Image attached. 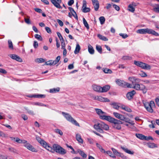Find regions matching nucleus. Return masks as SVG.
I'll use <instances>...</instances> for the list:
<instances>
[{
  "label": "nucleus",
  "instance_id": "obj_1",
  "mask_svg": "<svg viewBox=\"0 0 159 159\" xmlns=\"http://www.w3.org/2000/svg\"><path fill=\"white\" fill-rule=\"evenodd\" d=\"M107 121L113 124V127L116 129L120 130L121 129L120 124H123V122L120 120H118L111 116Z\"/></svg>",
  "mask_w": 159,
  "mask_h": 159
},
{
  "label": "nucleus",
  "instance_id": "obj_2",
  "mask_svg": "<svg viewBox=\"0 0 159 159\" xmlns=\"http://www.w3.org/2000/svg\"><path fill=\"white\" fill-rule=\"evenodd\" d=\"M137 33L142 34L147 33L148 34H152V35L155 36H158L159 35V34L158 33L152 29L148 28L138 30L137 31Z\"/></svg>",
  "mask_w": 159,
  "mask_h": 159
},
{
  "label": "nucleus",
  "instance_id": "obj_3",
  "mask_svg": "<svg viewBox=\"0 0 159 159\" xmlns=\"http://www.w3.org/2000/svg\"><path fill=\"white\" fill-rule=\"evenodd\" d=\"M36 139L37 141L47 150L52 152H53L52 147L49 146L47 143L45 142L43 140L41 139L39 136H36Z\"/></svg>",
  "mask_w": 159,
  "mask_h": 159
},
{
  "label": "nucleus",
  "instance_id": "obj_4",
  "mask_svg": "<svg viewBox=\"0 0 159 159\" xmlns=\"http://www.w3.org/2000/svg\"><path fill=\"white\" fill-rule=\"evenodd\" d=\"M53 152L55 151L56 152L61 154H65L66 152V150L57 144H53L52 145V148Z\"/></svg>",
  "mask_w": 159,
  "mask_h": 159
},
{
  "label": "nucleus",
  "instance_id": "obj_5",
  "mask_svg": "<svg viewBox=\"0 0 159 159\" xmlns=\"http://www.w3.org/2000/svg\"><path fill=\"white\" fill-rule=\"evenodd\" d=\"M144 106L148 112L152 113L153 112L152 108L155 107L154 102L151 101L150 102H145L143 103Z\"/></svg>",
  "mask_w": 159,
  "mask_h": 159
},
{
  "label": "nucleus",
  "instance_id": "obj_6",
  "mask_svg": "<svg viewBox=\"0 0 159 159\" xmlns=\"http://www.w3.org/2000/svg\"><path fill=\"white\" fill-rule=\"evenodd\" d=\"M62 113L68 121L71 122L76 126H79V124L69 114L66 113L64 112H62Z\"/></svg>",
  "mask_w": 159,
  "mask_h": 159
},
{
  "label": "nucleus",
  "instance_id": "obj_7",
  "mask_svg": "<svg viewBox=\"0 0 159 159\" xmlns=\"http://www.w3.org/2000/svg\"><path fill=\"white\" fill-rule=\"evenodd\" d=\"M95 110L99 116L100 118L102 120H107L109 119L110 116H106V112L103 111L101 109L96 108Z\"/></svg>",
  "mask_w": 159,
  "mask_h": 159
},
{
  "label": "nucleus",
  "instance_id": "obj_8",
  "mask_svg": "<svg viewBox=\"0 0 159 159\" xmlns=\"http://www.w3.org/2000/svg\"><path fill=\"white\" fill-rule=\"evenodd\" d=\"M134 64L136 66L144 69L150 70L151 69V66L150 65L142 62L134 61Z\"/></svg>",
  "mask_w": 159,
  "mask_h": 159
},
{
  "label": "nucleus",
  "instance_id": "obj_9",
  "mask_svg": "<svg viewBox=\"0 0 159 159\" xmlns=\"http://www.w3.org/2000/svg\"><path fill=\"white\" fill-rule=\"evenodd\" d=\"M102 122H98L95 124L93 126V128L98 131L100 133H103V130L102 129Z\"/></svg>",
  "mask_w": 159,
  "mask_h": 159
},
{
  "label": "nucleus",
  "instance_id": "obj_10",
  "mask_svg": "<svg viewBox=\"0 0 159 159\" xmlns=\"http://www.w3.org/2000/svg\"><path fill=\"white\" fill-rule=\"evenodd\" d=\"M51 2L57 8L61 9L62 7L60 5L61 2V0H51Z\"/></svg>",
  "mask_w": 159,
  "mask_h": 159
},
{
  "label": "nucleus",
  "instance_id": "obj_11",
  "mask_svg": "<svg viewBox=\"0 0 159 159\" xmlns=\"http://www.w3.org/2000/svg\"><path fill=\"white\" fill-rule=\"evenodd\" d=\"M135 93V91L134 90H133L127 93L126 94V97L129 100H131L133 98V96Z\"/></svg>",
  "mask_w": 159,
  "mask_h": 159
},
{
  "label": "nucleus",
  "instance_id": "obj_12",
  "mask_svg": "<svg viewBox=\"0 0 159 159\" xmlns=\"http://www.w3.org/2000/svg\"><path fill=\"white\" fill-rule=\"evenodd\" d=\"M92 4L94 6V10L97 11L99 8V3L98 0H92Z\"/></svg>",
  "mask_w": 159,
  "mask_h": 159
},
{
  "label": "nucleus",
  "instance_id": "obj_13",
  "mask_svg": "<svg viewBox=\"0 0 159 159\" xmlns=\"http://www.w3.org/2000/svg\"><path fill=\"white\" fill-rule=\"evenodd\" d=\"M10 57L13 59L19 62H21L22 61V59L19 56L16 54H11Z\"/></svg>",
  "mask_w": 159,
  "mask_h": 159
},
{
  "label": "nucleus",
  "instance_id": "obj_14",
  "mask_svg": "<svg viewBox=\"0 0 159 159\" xmlns=\"http://www.w3.org/2000/svg\"><path fill=\"white\" fill-rule=\"evenodd\" d=\"M110 86L109 85H106L103 87H101V93H103L107 92L109 90Z\"/></svg>",
  "mask_w": 159,
  "mask_h": 159
},
{
  "label": "nucleus",
  "instance_id": "obj_15",
  "mask_svg": "<svg viewBox=\"0 0 159 159\" xmlns=\"http://www.w3.org/2000/svg\"><path fill=\"white\" fill-rule=\"evenodd\" d=\"M93 89L95 91L101 93V87L96 85H93L92 86Z\"/></svg>",
  "mask_w": 159,
  "mask_h": 159
},
{
  "label": "nucleus",
  "instance_id": "obj_16",
  "mask_svg": "<svg viewBox=\"0 0 159 159\" xmlns=\"http://www.w3.org/2000/svg\"><path fill=\"white\" fill-rule=\"evenodd\" d=\"M116 82V84L119 86L125 87V82L124 81L119 80H117Z\"/></svg>",
  "mask_w": 159,
  "mask_h": 159
},
{
  "label": "nucleus",
  "instance_id": "obj_17",
  "mask_svg": "<svg viewBox=\"0 0 159 159\" xmlns=\"http://www.w3.org/2000/svg\"><path fill=\"white\" fill-rule=\"evenodd\" d=\"M147 89L144 85L141 84V86L139 90L142 91L143 93L145 94L147 92Z\"/></svg>",
  "mask_w": 159,
  "mask_h": 159
},
{
  "label": "nucleus",
  "instance_id": "obj_18",
  "mask_svg": "<svg viewBox=\"0 0 159 159\" xmlns=\"http://www.w3.org/2000/svg\"><path fill=\"white\" fill-rule=\"evenodd\" d=\"M119 103H118L113 102L110 104V105L112 106L116 110H118L120 107L121 106H119Z\"/></svg>",
  "mask_w": 159,
  "mask_h": 159
},
{
  "label": "nucleus",
  "instance_id": "obj_19",
  "mask_svg": "<svg viewBox=\"0 0 159 159\" xmlns=\"http://www.w3.org/2000/svg\"><path fill=\"white\" fill-rule=\"evenodd\" d=\"M120 108L123 110H124L128 112H131L132 111V110L129 107L125 106L124 105H122L121 106Z\"/></svg>",
  "mask_w": 159,
  "mask_h": 159
},
{
  "label": "nucleus",
  "instance_id": "obj_20",
  "mask_svg": "<svg viewBox=\"0 0 159 159\" xmlns=\"http://www.w3.org/2000/svg\"><path fill=\"white\" fill-rule=\"evenodd\" d=\"M102 129H104L105 130H107L109 129V127L108 125L105 124L104 122H102Z\"/></svg>",
  "mask_w": 159,
  "mask_h": 159
},
{
  "label": "nucleus",
  "instance_id": "obj_21",
  "mask_svg": "<svg viewBox=\"0 0 159 159\" xmlns=\"http://www.w3.org/2000/svg\"><path fill=\"white\" fill-rule=\"evenodd\" d=\"M88 51L91 54H93L94 53V50L92 46L90 44L88 45Z\"/></svg>",
  "mask_w": 159,
  "mask_h": 159
},
{
  "label": "nucleus",
  "instance_id": "obj_22",
  "mask_svg": "<svg viewBox=\"0 0 159 159\" xmlns=\"http://www.w3.org/2000/svg\"><path fill=\"white\" fill-rule=\"evenodd\" d=\"M76 138L77 140L79 143H82L83 140L81 138V136L79 134H77L76 136Z\"/></svg>",
  "mask_w": 159,
  "mask_h": 159
},
{
  "label": "nucleus",
  "instance_id": "obj_23",
  "mask_svg": "<svg viewBox=\"0 0 159 159\" xmlns=\"http://www.w3.org/2000/svg\"><path fill=\"white\" fill-rule=\"evenodd\" d=\"M98 37L100 39L104 41H107L108 40V39L106 37L104 36H102L100 34H97Z\"/></svg>",
  "mask_w": 159,
  "mask_h": 159
},
{
  "label": "nucleus",
  "instance_id": "obj_24",
  "mask_svg": "<svg viewBox=\"0 0 159 159\" xmlns=\"http://www.w3.org/2000/svg\"><path fill=\"white\" fill-rule=\"evenodd\" d=\"M79 154L83 157V158H86L87 157L86 155L84 153V152L80 149H78L77 150Z\"/></svg>",
  "mask_w": 159,
  "mask_h": 159
},
{
  "label": "nucleus",
  "instance_id": "obj_25",
  "mask_svg": "<svg viewBox=\"0 0 159 159\" xmlns=\"http://www.w3.org/2000/svg\"><path fill=\"white\" fill-rule=\"evenodd\" d=\"M135 135L137 138L142 140H144V138H146L144 135L139 134H136Z\"/></svg>",
  "mask_w": 159,
  "mask_h": 159
},
{
  "label": "nucleus",
  "instance_id": "obj_26",
  "mask_svg": "<svg viewBox=\"0 0 159 159\" xmlns=\"http://www.w3.org/2000/svg\"><path fill=\"white\" fill-rule=\"evenodd\" d=\"M121 148L126 152L130 154H133L134 153V152L131 151L130 150H128V149L127 148H125L123 147H121Z\"/></svg>",
  "mask_w": 159,
  "mask_h": 159
},
{
  "label": "nucleus",
  "instance_id": "obj_27",
  "mask_svg": "<svg viewBox=\"0 0 159 159\" xmlns=\"http://www.w3.org/2000/svg\"><path fill=\"white\" fill-rule=\"evenodd\" d=\"M121 148L126 152L130 154H133L134 153V152L131 151L130 150H128V149L127 148H125L123 147H121Z\"/></svg>",
  "mask_w": 159,
  "mask_h": 159
},
{
  "label": "nucleus",
  "instance_id": "obj_28",
  "mask_svg": "<svg viewBox=\"0 0 159 159\" xmlns=\"http://www.w3.org/2000/svg\"><path fill=\"white\" fill-rule=\"evenodd\" d=\"M60 89L59 87L51 89L50 90V92L51 93H55L57 92H58L59 91Z\"/></svg>",
  "mask_w": 159,
  "mask_h": 159
},
{
  "label": "nucleus",
  "instance_id": "obj_29",
  "mask_svg": "<svg viewBox=\"0 0 159 159\" xmlns=\"http://www.w3.org/2000/svg\"><path fill=\"white\" fill-rule=\"evenodd\" d=\"M80 49V45L77 44H76L75 49L74 51V53L75 54L78 53Z\"/></svg>",
  "mask_w": 159,
  "mask_h": 159
},
{
  "label": "nucleus",
  "instance_id": "obj_30",
  "mask_svg": "<svg viewBox=\"0 0 159 159\" xmlns=\"http://www.w3.org/2000/svg\"><path fill=\"white\" fill-rule=\"evenodd\" d=\"M45 65L48 66L55 65V63H54V62H53V61L52 60H49L48 61L46 62L45 63Z\"/></svg>",
  "mask_w": 159,
  "mask_h": 159
},
{
  "label": "nucleus",
  "instance_id": "obj_31",
  "mask_svg": "<svg viewBox=\"0 0 159 159\" xmlns=\"http://www.w3.org/2000/svg\"><path fill=\"white\" fill-rule=\"evenodd\" d=\"M141 84L135 83L134 84V86L132 88L136 89L137 90H139Z\"/></svg>",
  "mask_w": 159,
  "mask_h": 159
},
{
  "label": "nucleus",
  "instance_id": "obj_32",
  "mask_svg": "<svg viewBox=\"0 0 159 159\" xmlns=\"http://www.w3.org/2000/svg\"><path fill=\"white\" fill-rule=\"evenodd\" d=\"M96 145L97 147L98 148L100 149V151L101 152L103 153H105L106 152L105 150L102 148V147L101 146V145L99 144V143H96Z\"/></svg>",
  "mask_w": 159,
  "mask_h": 159
},
{
  "label": "nucleus",
  "instance_id": "obj_33",
  "mask_svg": "<svg viewBox=\"0 0 159 159\" xmlns=\"http://www.w3.org/2000/svg\"><path fill=\"white\" fill-rule=\"evenodd\" d=\"M148 147L150 148H153L157 147V145L154 143H150L147 144Z\"/></svg>",
  "mask_w": 159,
  "mask_h": 159
},
{
  "label": "nucleus",
  "instance_id": "obj_34",
  "mask_svg": "<svg viewBox=\"0 0 159 159\" xmlns=\"http://www.w3.org/2000/svg\"><path fill=\"white\" fill-rule=\"evenodd\" d=\"M128 10L130 11L133 12L135 11V8L131 5L129 4L128 6Z\"/></svg>",
  "mask_w": 159,
  "mask_h": 159
},
{
  "label": "nucleus",
  "instance_id": "obj_35",
  "mask_svg": "<svg viewBox=\"0 0 159 159\" xmlns=\"http://www.w3.org/2000/svg\"><path fill=\"white\" fill-rule=\"evenodd\" d=\"M45 95L43 94H37L33 95L32 97L37 98H44L45 97Z\"/></svg>",
  "mask_w": 159,
  "mask_h": 159
},
{
  "label": "nucleus",
  "instance_id": "obj_36",
  "mask_svg": "<svg viewBox=\"0 0 159 159\" xmlns=\"http://www.w3.org/2000/svg\"><path fill=\"white\" fill-rule=\"evenodd\" d=\"M83 23L85 26L87 30L89 29V26L87 21L85 20L84 18H83Z\"/></svg>",
  "mask_w": 159,
  "mask_h": 159
},
{
  "label": "nucleus",
  "instance_id": "obj_37",
  "mask_svg": "<svg viewBox=\"0 0 159 159\" xmlns=\"http://www.w3.org/2000/svg\"><path fill=\"white\" fill-rule=\"evenodd\" d=\"M28 149L31 151L32 152H38L37 150L35 148H34L32 145H31L29 147Z\"/></svg>",
  "mask_w": 159,
  "mask_h": 159
},
{
  "label": "nucleus",
  "instance_id": "obj_38",
  "mask_svg": "<svg viewBox=\"0 0 159 159\" xmlns=\"http://www.w3.org/2000/svg\"><path fill=\"white\" fill-rule=\"evenodd\" d=\"M35 61L37 62L40 63L44 62L45 60L43 58H41L36 59H35Z\"/></svg>",
  "mask_w": 159,
  "mask_h": 159
},
{
  "label": "nucleus",
  "instance_id": "obj_39",
  "mask_svg": "<svg viewBox=\"0 0 159 159\" xmlns=\"http://www.w3.org/2000/svg\"><path fill=\"white\" fill-rule=\"evenodd\" d=\"M25 109L27 111V113L30 115H34V112L33 111L29 110L28 108L26 107H24Z\"/></svg>",
  "mask_w": 159,
  "mask_h": 159
},
{
  "label": "nucleus",
  "instance_id": "obj_40",
  "mask_svg": "<svg viewBox=\"0 0 159 159\" xmlns=\"http://www.w3.org/2000/svg\"><path fill=\"white\" fill-rule=\"evenodd\" d=\"M99 20L101 24H103L105 21V19L104 16H101L99 17Z\"/></svg>",
  "mask_w": 159,
  "mask_h": 159
},
{
  "label": "nucleus",
  "instance_id": "obj_41",
  "mask_svg": "<svg viewBox=\"0 0 159 159\" xmlns=\"http://www.w3.org/2000/svg\"><path fill=\"white\" fill-rule=\"evenodd\" d=\"M34 37L40 41H42L43 40V38L41 36L38 34H35L34 35Z\"/></svg>",
  "mask_w": 159,
  "mask_h": 159
},
{
  "label": "nucleus",
  "instance_id": "obj_42",
  "mask_svg": "<svg viewBox=\"0 0 159 159\" xmlns=\"http://www.w3.org/2000/svg\"><path fill=\"white\" fill-rule=\"evenodd\" d=\"M34 104L35 105L40 106H44L45 107H47L48 106L44 104H43L41 102H36L34 103Z\"/></svg>",
  "mask_w": 159,
  "mask_h": 159
},
{
  "label": "nucleus",
  "instance_id": "obj_43",
  "mask_svg": "<svg viewBox=\"0 0 159 159\" xmlns=\"http://www.w3.org/2000/svg\"><path fill=\"white\" fill-rule=\"evenodd\" d=\"M96 49L100 53H102V48L100 46L97 45L96 46Z\"/></svg>",
  "mask_w": 159,
  "mask_h": 159
},
{
  "label": "nucleus",
  "instance_id": "obj_44",
  "mask_svg": "<svg viewBox=\"0 0 159 159\" xmlns=\"http://www.w3.org/2000/svg\"><path fill=\"white\" fill-rule=\"evenodd\" d=\"M54 132L58 134L61 135H63L62 132L61 130L59 129H55Z\"/></svg>",
  "mask_w": 159,
  "mask_h": 159
},
{
  "label": "nucleus",
  "instance_id": "obj_45",
  "mask_svg": "<svg viewBox=\"0 0 159 159\" xmlns=\"http://www.w3.org/2000/svg\"><path fill=\"white\" fill-rule=\"evenodd\" d=\"M8 47L10 49H13L12 43L11 40H9L8 41Z\"/></svg>",
  "mask_w": 159,
  "mask_h": 159
},
{
  "label": "nucleus",
  "instance_id": "obj_46",
  "mask_svg": "<svg viewBox=\"0 0 159 159\" xmlns=\"http://www.w3.org/2000/svg\"><path fill=\"white\" fill-rule=\"evenodd\" d=\"M103 71L105 73L110 74L112 72V71L110 69L107 68L104 69Z\"/></svg>",
  "mask_w": 159,
  "mask_h": 159
},
{
  "label": "nucleus",
  "instance_id": "obj_47",
  "mask_svg": "<svg viewBox=\"0 0 159 159\" xmlns=\"http://www.w3.org/2000/svg\"><path fill=\"white\" fill-rule=\"evenodd\" d=\"M111 149L114 154L116 156H118L120 152H118L117 150L114 148H112Z\"/></svg>",
  "mask_w": 159,
  "mask_h": 159
},
{
  "label": "nucleus",
  "instance_id": "obj_48",
  "mask_svg": "<svg viewBox=\"0 0 159 159\" xmlns=\"http://www.w3.org/2000/svg\"><path fill=\"white\" fill-rule=\"evenodd\" d=\"M153 11L155 12L159 13V5L157 4L156 6L153 8Z\"/></svg>",
  "mask_w": 159,
  "mask_h": 159
},
{
  "label": "nucleus",
  "instance_id": "obj_49",
  "mask_svg": "<svg viewBox=\"0 0 159 159\" xmlns=\"http://www.w3.org/2000/svg\"><path fill=\"white\" fill-rule=\"evenodd\" d=\"M90 11V9L89 7H85V8L82 9V11L84 13L89 12Z\"/></svg>",
  "mask_w": 159,
  "mask_h": 159
},
{
  "label": "nucleus",
  "instance_id": "obj_50",
  "mask_svg": "<svg viewBox=\"0 0 159 159\" xmlns=\"http://www.w3.org/2000/svg\"><path fill=\"white\" fill-rule=\"evenodd\" d=\"M61 58L60 56H58L56 58L55 60L53 61V62L55 63V64H56L59 61H60Z\"/></svg>",
  "mask_w": 159,
  "mask_h": 159
},
{
  "label": "nucleus",
  "instance_id": "obj_51",
  "mask_svg": "<svg viewBox=\"0 0 159 159\" xmlns=\"http://www.w3.org/2000/svg\"><path fill=\"white\" fill-rule=\"evenodd\" d=\"M30 17H29V18H25L24 20L25 22L28 24H31V21L30 19Z\"/></svg>",
  "mask_w": 159,
  "mask_h": 159
},
{
  "label": "nucleus",
  "instance_id": "obj_52",
  "mask_svg": "<svg viewBox=\"0 0 159 159\" xmlns=\"http://www.w3.org/2000/svg\"><path fill=\"white\" fill-rule=\"evenodd\" d=\"M122 59L124 60H130L131 59V57L129 56H124L123 57Z\"/></svg>",
  "mask_w": 159,
  "mask_h": 159
},
{
  "label": "nucleus",
  "instance_id": "obj_53",
  "mask_svg": "<svg viewBox=\"0 0 159 159\" xmlns=\"http://www.w3.org/2000/svg\"><path fill=\"white\" fill-rule=\"evenodd\" d=\"M113 114L115 117L118 119H119V118H120V115L119 113L116 112H114Z\"/></svg>",
  "mask_w": 159,
  "mask_h": 159
},
{
  "label": "nucleus",
  "instance_id": "obj_54",
  "mask_svg": "<svg viewBox=\"0 0 159 159\" xmlns=\"http://www.w3.org/2000/svg\"><path fill=\"white\" fill-rule=\"evenodd\" d=\"M21 118L24 120H27L28 117L27 115L24 114H22L21 115Z\"/></svg>",
  "mask_w": 159,
  "mask_h": 159
},
{
  "label": "nucleus",
  "instance_id": "obj_55",
  "mask_svg": "<svg viewBox=\"0 0 159 159\" xmlns=\"http://www.w3.org/2000/svg\"><path fill=\"white\" fill-rule=\"evenodd\" d=\"M119 119L122 120H125L127 119V118L125 117L123 115L120 114Z\"/></svg>",
  "mask_w": 159,
  "mask_h": 159
},
{
  "label": "nucleus",
  "instance_id": "obj_56",
  "mask_svg": "<svg viewBox=\"0 0 159 159\" xmlns=\"http://www.w3.org/2000/svg\"><path fill=\"white\" fill-rule=\"evenodd\" d=\"M119 119L122 120H125L127 119V118L125 117L123 115L120 114Z\"/></svg>",
  "mask_w": 159,
  "mask_h": 159
},
{
  "label": "nucleus",
  "instance_id": "obj_57",
  "mask_svg": "<svg viewBox=\"0 0 159 159\" xmlns=\"http://www.w3.org/2000/svg\"><path fill=\"white\" fill-rule=\"evenodd\" d=\"M57 34L61 41H62V40H64L60 33L57 32Z\"/></svg>",
  "mask_w": 159,
  "mask_h": 159
},
{
  "label": "nucleus",
  "instance_id": "obj_58",
  "mask_svg": "<svg viewBox=\"0 0 159 159\" xmlns=\"http://www.w3.org/2000/svg\"><path fill=\"white\" fill-rule=\"evenodd\" d=\"M139 75L142 77H145L147 76L146 73L143 71H141V73Z\"/></svg>",
  "mask_w": 159,
  "mask_h": 159
},
{
  "label": "nucleus",
  "instance_id": "obj_59",
  "mask_svg": "<svg viewBox=\"0 0 159 159\" xmlns=\"http://www.w3.org/2000/svg\"><path fill=\"white\" fill-rule=\"evenodd\" d=\"M61 49L65 48V44L64 40L61 41Z\"/></svg>",
  "mask_w": 159,
  "mask_h": 159
},
{
  "label": "nucleus",
  "instance_id": "obj_60",
  "mask_svg": "<svg viewBox=\"0 0 159 159\" xmlns=\"http://www.w3.org/2000/svg\"><path fill=\"white\" fill-rule=\"evenodd\" d=\"M119 35L123 39H125L128 37V35L125 34L120 33Z\"/></svg>",
  "mask_w": 159,
  "mask_h": 159
},
{
  "label": "nucleus",
  "instance_id": "obj_61",
  "mask_svg": "<svg viewBox=\"0 0 159 159\" xmlns=\"http://www.w3.org/2000/svg\"><path fill=\"white\" fill-rule=\"evenodd\" d=\"M118 156H119L121 157L123 159H126L127 157L126 156H125L123 154L121 153L120 152L119 154L118 155Z\"/></svg>",
  "mask_w": 159,
  "mask_h": 159
},
{
  "label": "nucleus",
  "instance_id": "obj_62",
  "mask_svg": "<svg viewBox=\"0 0 159 159\" xmlns=\"http://www.w3.org/2000/svg\"><path fill=\"white\" fill-rule=\"evenodd\" d=\"M113 7L117 11H119L120 9V7L117 5L115 4H113Z\"/></svg>",
  "mask_w": 159,
  "mask_h": 159
},
{
  "label": "nucleus",
  "instance_id": "obj_63",
  "mask_svg": "<svg viewBox=\"0 0 159 159\" xmlns=\"http://www.w3.org/2000/svg\"><path fill=\"white\" fill-rule=\"evenodd\" d=\"M27 142V141L25 140H22L20 139H19V142L18 143H26Z\"/></svg>",
  "mask_w": 159,
  "mask_h": 159
},
{
  "label": "nucleus",
  "instance_id": "obj_64",
  "mask_svg": "<svg viewBox=\"0 0 159 159\" xmlns=\"http://www.w3.org/2000/svg\"><path fill=\"white\" fill-rule=\"evenodd\" d=\"M57 22L59 24V25L61 26H63V22L60 20L59 19H57Z\"/></svg>",
  "mask_w": 159,
  "mask_h": 159
}]
</instances>
